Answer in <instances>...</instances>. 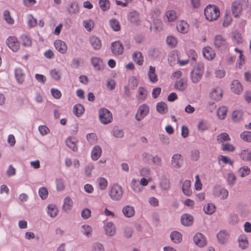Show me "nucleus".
I'll return each mask as SVG.
<instances>
[{
    "label": "nucleus",
    "mask_w": 251,
    "mask_h": 251,
    "mask_svg": "<svg viewBox=\"0 0 251 251\" xmlns=\"http://www.w3.org/2000/svg\"><path fill=\"white\" fill-rule=\"evenodd\" d=\"M237 173L241 177H245L251 173L250 168L246 165L240 167L237 170Z\"/></svg>",
    "instance_id": "46"
},
{
    "label": "nucleus",
    "mask_w": 251,
    "mask_h": 251,
    "mask_svg": "<svg viewBox=\"0 0 251 251\" xmlns=\"http://www.w3.org/2000/svg\"><path fill=\"white\" fill-rule=\"evenodd\" d=\"M182 191L183 194L186 196H190L192 194L191 182L189 180H185L182 183Z\"/></svg>",
    "instance_id": "28"
},
{
    "label": "nucleus",
    "mask_w": 251,
    "mask_h": 251,
    "mask_svg": "<svg viewBox=\"0 0 251 251\" xmlns=\"http://www.w3.org/2000/svg\"><path fill=\"white\" fill-rule=\"evenodd\" d=\"M150 108L149 105L146 103H143L139 106L136 114L135 118L137 122L142 121L147 117L150 113Z\"/></svg>",
    "instance_id": "7"
},
{
    "label": "nucleus",
    "mask_w": 251,
    "mask_h": 251,
    "mask_svg": "<svg viewBox=\"0 0 251 251\" xmlns=\"http://www.w3.org/2000/svg\"><path fill=\"white\" fill-rule=\"evenodd\" d=\"M211 194L213 196L221 200H226L229 196V191L226 188L221 185H215L212 189Z\"/></svg>",
    "instance_id": "4"
},
{
    "label": "nucleus",
    "mask_w": 251,
    "mask_h": 251,
    "mask_svg": "<svg viewBox=\"0 0 251 251\" xmlns=\"http://www.w3.org/2000/svg\"><path fill=\"white\" fill-rule=\"evenodd\" d=\"M95 169L94 165L90 163L87 164L84 169V175L87 177H90L92 176V173L93 170Z\"/></svg>",
    "instance_id": "59"
},
{
    "label": "nucleus",
    "mask_w": 251,
    "mask_h": 251,
    "mask_svg": "<svg viewBox=\"0 0 251 251\" xmlns=\"http://www.w3.org/2000/svg\"><path fill=\"white\" fill-rule=\"evenodd\" d=\"M63 203L62 206V210L65 213H68L71 211L73 207V201L71 198L66 197L63 199Z\"/></svg>",
    "instance_id": "26"
},
{
    "label": "nucleus",
    "mask_w": 251,
    "mask_h": 251,
    "mask_svg": "<svg viewBox=\"0 0 251 251\" xmlns=\"http://www.w3.org/2000/svg\"><path fill=\"white\" fill-rule=\"evenodd\" d=\"M90 61L92 66L95 70L102 71L104 70L105 65L102 59L100 57L93 56L91 57Z\"/></svg>",
    "instance_id": "17"
},
{
    "label": "nucleus",
    "mask_w": 251,
    "mask_h": 251,
    "mask_svg": "<svg viewBox=\"0 0 251 251\" xmlns=\"http://www.w3.org/2000/svg\"><path fill=\"white\" fill-rule=\"evenodd\" d=\"M65 143L66 145L72 150L76 151L77 150L76 145L77 140L75 137H71L68 138L66 140Z\"/></svg>",
    "instance_id": "40"
},
{
    "label": "nucleus",
    "mask_w": 251,
    "mask_h": 251,
    "mask_svg": "<svg viewBox=\"0 0 251 251\" xmlns=\"http://www.w3.org/2000/svg\"><path fill=\"white\" fill-rule=\"evenodd\" d=\"M221 150L224 151L233 152L236 150V147L232 144L226 143L222 145Z\"/></svg>",
    "instance_id": "61"
},
{
    "label": "nucleus",
    "mask_w": 251,
    "mask_h": 251,
    "mask_svg": "<svg viewBox=\"0 0 251 251\" xmlns=\"http://www.w3.org/2000/svg\"><path fill=\"white\" fill-rule=\"evenodd\" d=\"M105 235L109 237H112L116 235L117 228L115 225L111 221L106 222L103 226Z\"/></svg>",
    "instance_id": "10"
},
{
    "label": "nucleus",
    "mask_w": 251,
    "mask_h": 251,
    "mask_svg": "<svg viewBox=\"0 0 251 251\" xmlns=\"http://www.w3.org/2000/svg\"><path fill=\"white\" fill-rule=\"evenodd\" d=\"M50 75L51 78L55 81H59L62 77V73L61 70L54 68L50 70Z\"/></svg>",
    "instance_id": "44"
},
{
    "label": "nucleus",
    "mask_w": 251,
    "mask_h": 251,
    "mask_svg": "<svg viewBox=\"0 0 251 251\" xmlns=\"http://www.w3.org/2000/svg\"><path fill=\"white\" fill-rule=\"evenodd\" d=\"M147 94L146 88L143 86H140L137 89L136 98L139 101H144L146 99Z\"/></svg>",
    "instance_id": "34"
},
{
    "label": "nucleus",
    "mask_w": 251,
    "mask_h": 251,
    "mask_svg": "<svg viewBox=\"0 0 251 251\" xmlns=\"http://www.w3.org/2000/svg\"><path fill=\"white\" fill-rule=\"evenodd\" d=\"M111 135L114 138L121 139L124 138L125 132L123 129L117 126L114 127L111 131Z\"/></svg>",
    "instance_id": "39"
},
{
    "label": "nucleus",
    "mask_w": 251,
    "mask_h": 251,
    "mask_svg": "<svg viewBox=\"0 0 251 251\" xmlns=\"http://www.w3.org/2000/svg\"><path fill=\"white\" fill-rule=\"evenodd\" d=\"M151 29L154 31H160L163 29V24L160 20L156 19L151 26Z\"/></svg>",
    "instance_id": "56"
},
{
    "label": "nucleus",
    "mask_w": 251,
    "mask_h": 251,
    "mask_svg": "<svg viewBox=\"0 0 251 251\" xmlns=\"http://www.w3.org/2000/svg\"><path fill=\"white\" fill-rule=\"evenodd\" d=\"M128 19L131 23L136 25L140 23L139 14L136 11H131L128 14Z\"/></svg>",
    "instance_id": "38"
},
{
    "label": "nucleus",
    "mask_w": 251,
    "mask_h": 251,
    "mask_svg": "<svg viewBox=\"0 0 251 251\" xmlns=\"http://www.w3.org/2000/svg\"><path fill=\"white\" fill-rule=\"evenodd\" d=\"M124 194V190L122 187L117 183L113 184L110 187L108 195L111 200L113 201H120Z\"/></svg>",
    "instance_id": "2"
},
{
    "label": "nucleus",
    "mask_w": 251,
    "mask_h": 251,
    "mask_svg": "<svg viewBox=\"0 0 251 251\" xmlns=\"http://www.w3.org/2000/svg\"><path fill=\"white\" fill-rule=\"evenodd\" d=\"M54 46L55 49L60 53L65 54L68 50V46L63 41L58 39L54 41Z\"/></svg>",
    "instance_id": "22"
},
{
    "label": "nucleus",
    "mask_w": 251,
    "mask_h": 251,
    "mask_svg": "<svg viewBox=\"0 0 251 251\" xmlns=\"http://www.w3.org/2000/svg\"><path fill=\"white\" fill-rule=\"evenodd\" d=\"M15 76L17 82L22 84L25 79V74L23 67H18L15 70Z\"/></svg>",
    "instance_id": "20"
},
{
    "label": "nucleus",
    "mask_w": 251,
    "mask_h": 251,
    "mask_svg": "<svg viewBox=\"0 0 251 251\" xmlns=\"http://www.w3.org/2000/svg\"><path fill=\"white\" fill-rule=\"evenodd\" d=\"M203 211L205 214L211 215L215 213L216 211V206L212 203H207L204 205Z\"/></svg>",
    "instance_id": "42"
},
{
    "label": "nucleus",
    "mask_w": 251,
    "mask_h": 251,
    "mask_svg": "<svg viewBox=\"0 0 251 251\" xmlns=\"http://www.w3.org/2000/svg\"><path fill=\"white\" fill-rule=\"evenodd\" d=\"M38 194L40 198L42 200H46L49 196V191L48 189L44 186L39 188L38 190Z\"/></svg>",
    "instance_id": "63"
},
{
    "label": "nucleus",
    "mask_w": 251,
    "mask_h": 251,
    "mask_svg": "<svg viewBox=\"0 0 251 251\" xmlns=\"http://www.w3.org/2000/svg\"><path fill=\"white\" fill-rule=\"evenodd\" d=\"M111 50L112 53L116 55L123 54L124 50V46L120 41H115L111 44Z\"/></svg>",
    "instance_id": "19"
},
{
    "label": "nucleus",
    "mask_w": 251,
    "mask_h": 251,
    "mask_svg": "<svg viewBox=\"0 0 251 251\" xmlns=\"http://www.w3.org/2000/svg\"><path fill=\"white\" fill-rule=\"evenodd\" d=\"M132 58L133 61L136 64L141 66L144 62V57L142 53L140 51H136L133 53Z\"/></svg>",
    "instance_id": "48"
},
{
    "label": "nucleus",
    "mask_w": 251,
    "mask_h": 251,
    "mask_svg": "<svg viewBox=\"0 0 251 251\" xmlns=\"http://www.w3.org/2000/svg\"><path fill=\"white\" fill-rule=\"evenodd\" d=\"M84 106L79 103L75 105L73 107V112L77 117H80L84 113Z\"/></svg>",
    "instance_id": "52"
},
{
    "label": "nucleus",
    "mask_w": 251,
    "mask_h": 251,
    "mask_svg": "<svg viewBox=\"0 0 251 251\" xmlns=\"http://www.w3.org/2000/svg\"><path fill=\"white\" fill-rule=\"evenodd\" d=\"M227 108L225 106H220L217 111V114L218 118L221 120L225 119L226 116Z\"/></svg>",
    "instance_id": "58"
},
{
    "label": "nucleus",
    "mask_w": 251,
    "mask_h": 251,
    "mask_svg": "<svg viewBox=\"0 0 251 251\" xmlns=\"http://www.w3.org/2000/svg\"><path fill=\"white\" fill-rule=\"evenodd\" d=\"M204 73V65L202 63H197L190 73V79L192 83H198L201 79Z\"/></svg>",
    "instance_id": "1"
},
{
    "label": "nucleus",
    "mask_w": 251,
    "mask_h": 251,
    "mask_svg": "<svg viewBox=\"0 0 251 251\" xmlns=\"http://www.w3.org/2000/svg\"><path fill=\"white\" fill-rule=\"evenodd\" d=\"M238 247L242 250H247L249 247V241L245 233L240 234L237 239Z\"/></svg>",
    "instance_id": "16"
},
{
    "label": "nucleus",
    "mask_w": 251,
    "mask_h": 251,
    "mask_svg": "<svg viewBox=\"0 0 251 251\" xmlns=\"http://www.w3.org/2000/svg\"><path fill=\"white\" fill-rule=\"evenodd\" d=\"M99 119L100 122L103 125H107L113 121L112 113L105 108H101L98 112Z\"/></svg>",
    "instance_id": "6"
},
{
    "label": "nucleus",
    "mask_w": 251,
    "mask_h": 251,
    "mask_svg": "<svg viewBox=\"0 0 251 251\" xmlns=\"http://www.w3.org/2000/svg\"><path fill=\"white\" fill-rule=\"evenodd\" d=\"M83 25L87 31L90 32L94 27V22L93 20L87 19L83 22Z\"/></svg>",
    "instance_id": "62"
},
{
    "label": "nucleus",
    "mask_w": 251,
    "mask_h": 251,
    "mask_svg": "<svg viewBox=\"0 0 251 251\" xmlns=\"http://www.w3.org/2000/svg\"><path fill=\"white\" fill-rule=\"evenodd\" d=\"M86 139L87 142L91 145L96 144L98 141L97 134L94 132L87 133L86 135Z\"/></svg>",
    "instance_id": "53"
},
{
    "label": "nucleus",
    "mask_w": 251,
    "mask_h": 251,
    "mask_svg": "<svg viewBox=\"0 0 251 251\" xmlns=\"http://www.w3.org/2000/svg\"><path fill=\"white\" fill-rule=\"evenodd\" d=\"M232 15L235 18L238 17L241 13L242 8L240 2L236 1L232 2L231 7Z\"/></svg>",
    "instance_id": "27"
},
{
    "label": "nucleus",
    "mask_w": 251,
    "mask_h": 251,
    "mask_svg": "<svg viewBox=\"0 0 251 251\" xmlns=\"http://www.w3.org/2000/svg\"><path fill=\"white\" fill-rule=\"evenodd\" d=\"M234 51L237 57V60L236 62V67L241 68L245 63V56L243 55V50L237 48L234 49Z\"/></svg>",
    "instance_id": "24"
},
{
    "label": "nucleus",
    "mask_w": 251,
    "mask_h": 251,
    "mask_svg": "<svg viewBox=\"0 0 251 251\" xmlns=\"http://www.w3.org/2000/svg\"><path fill=\"white\" fill-rule=\"evenodd\" d=\"M7 47L14 52H17L20 49V43L15 36H9L5 40Z\"/></svg>",
    "instance_id": "8"
},
{
    "label": "nucleus",
    "mask_w": 251,
    "mask_h": 251,
    "mask_svg": "<svg viewBox=\"0 0 251 251\" xmlns=\"http://www.w3.org/2000/svg\"><path fill=\"white\" fill-rule=\"evenodd\" d=\"M123 215L127 218L133 217L135 215V209L134 206L130 205L124 206L122 209Z\"/></svg>",
    "instance_id": "23"
},
{
    "label": "nucleus",
    "mask_w": 251,
    "mask_h": 251,
    "mask_svg": "<svg viewBox=\"0 0 251 251\" xmlns=\"http://www.w3.org/2000/svg\"><path fill=\"white\" fill-rule=\"evenodd\" d=\"M170 237L172 242L176 244L181 243L182 240V235L177 231H172Z\"/></svg>",
    "instance_id": "36"
},
{
    "label": "nucleus",
    "mask_w": 251,
    "mask_h": 251,
    "mask_svg": "<svg viewBox=\"0 0 251 251\" xmlns=\"http://www.w3.org/2000/svg\"><path fill=\"white\" fill-rule=\"evenodd\" d=\"M165 17L167 19V21L169 23L175 22L177 18L176 12L173 9L168 10L166 12Z\"/></svg>",
    "instance_id": "43"
},
{
    "label": "nucleus",
    "mask_w": 251,
    "mask_h": 251,
    "mask_svg": "<svg viewBox=\"0 0 251 251\" xmlns=\"http://www.w3.org/2000/svg\"><path fill=\"white\" fill-rule=\"evenodd\" d=\"M102 154V149L99 146L96 145L94 146L91 152V158L93 161L98 160Z\"/></svg>",
    "instance_id": "31"
},
{
    "label": "nucleus",
    "mask_w": 251,
    "mask_h": 251,
    "mask_svg": "<svg viewBox=\"0 0 251 251\" xmlns=\"http://www.w3.org/2000/svg\"><path fill=\"white\" fill-rule=\"evenodd\" d=\"M80 232L85 237L90 238L92 235L93 228L91 226L85 224L80 227Z\"/></svg>",
    "instance_id": "32"
},
{
    "label": "nucleus",
    "mask_w": 251,
    "mask_h": 251,
    "mask_svg": "<svg viewBox=\"0 0 251 251\" xmlns=\"http://www.w3.org/2000/svg\"><path fill=\"white\" fill-rule=\"evenodd\" d=\"M88 41L92 49L95 50H99L101 47V42L100 39L96 36H90Z\"/></svg>",
    "instance_id": "21"
},
{
    "label": "nucleus",
    "mask_w": 251,
    "mask_h": 251,
    "mask_svg": "<svg viewBox=\"0 0 251 251\" xmlns=\"http://www.w3.org/2000/svg\"><path fill=\"white\" fill-rule=\"evenodd\" d=\"M230 89L232 92L236 94H239L243 90V87L237 80H234L230 85Z\"/></svg>",
    "instance_id": "35"
},
{
    "label": "nucleus",
    "mask_w": 251,
    "mask_h": 251,
    "mask_svg": "<svg viewBox=\"0 0 251 251\" xmlns=\"http://www.w3.org/2000/svg\"><path fill=\"white\" fill-rule=\"evenodd\" d=\"M45 211L47 216L51 219H55L59 214L58 207L54 203L48 204L45 208Z\"/></svg>",
    "instance_id": "11"
},
{
    "label": "nucleus",
    "mask_w": 251,
    "mask_h": 251,
    "mask_svg": "<svg viewBox=\"0 0 251 251\" xmlns=\"http://www.w3.org/2000/svg\"><path fill=\"white\" fill-rule=\"evenodd\" d=\"M166 42L169 47L174 48L177 45L178 41L176 37L173 35H169L166 37Z\"/></svg>",
    "instance_id": "50"
},
{
    "label": "nucleus",
    "mask_w": 251,
    "mask_h": 251,
    "mask_svg": "<svg viewBox=\"0 0 251 251\" xmlns=\"http://www.w3.org/2000/svg\"><path fill=\"white\" fill-rule=\"evenodd\" d=\"M132 190L136 193H139L142 192L143 188L140 186L139 181L136 179H133L131 182Z\"/></svg>",
    "instance_id": "51"
},
{
    "label": "nucleus",
    "mask_w": 251,
    "mask_h": 251,
    "mask_svg": "<svg viewBox=\"0 0 251 251\" xmlns=\"http://www.w3.org/2000/svg\"><path fill=\"white\" fill-rule=\"evenodd\" d=\"M176 29L179 33L185 34L189 30V25L186 21L179 20L176 23Z\"/></svg>",
    "instance_id": "18"
},
{
    "label": "nucleus",
    "mask_w": 251,
    "mask_h": 251,
    "mask_svg": "<svg viewBox=\"0 0 251 251\" xmlns=\"http://www.w3.org/2000/svg\"><path fill=\"white\" fill-rule=\"evenodd\" d=\"M204 15L208 21H215L220 16V10L215 5H209L204 9Z\"/></svg>",
    "instance_id": "5"
},
{
    "label": "nucleus",
    "mask_w": 251,
    "mask_h": 251,
    "mask_svg": "<svg viewBox=\"0 0 251 251\" xmlns=\"http://www.w3.org/2000/svg\"><path fill=\"white\" fill-rule=\"evenodd\" d=\"M241 139L247 143H251V132L245 130L241 133L240 135Z\"/></svg>",
    "instance_id": "64"
},
{
    "label": "nucleus",
    "mask_w": 251,
    "mask_h": 251,
    "mask_svg": "<svg viewBox=\"0 0 251 251\" xmlns=\"http://www.w3.org/2000/svg\"><path fill=\"white\" fill-rule=\"evenodd\" d=\"M197 128L199 131L203 132L207 130L209 128L208 122L204 119L200 120L197 125Z\"/></svg>",
    "instance_id": "54"
},
{
    "label": "nucleus",
    "mask_w": 251,
    "mask_h": 251,
    "mask_svg": "<svg viewBox=\"0 0 251 251\" xmlns=\"http://www.w3.org/2000/svg\"><path fill=\"white\" fill-rule=\"evenodd\" d=\"M209 96L212 100L215 101H220L223 97V90L219 86L213 87L209 93Z\"/></svg>",
    "instance_id": "15"
},
{
    "label": "nucleus",
    "mask_w": 251,
    "mask_h": 251,
    "mask_svg": "<svg viewBox=\"0 0 251 251\" xmlns=\"http://www.w3.org/2000/svg\"><path fill=\"white\" fill-rule=\"evenodd\" d=\"M97 188L100 191H104L108 187L107 180L103 177H100L97 179Z\"/></svg>",
    "instance_id": "37"
},
{
    "label": "nucleus",
    "mask_w": 251,
    "mask_h": 251,
    "mask_svg": "<svg viewBox=\"0 0 251 251\" xmlns=\"http://www.w3.org/2000/svg\"><path fill=\"white\" fill-rule=\"evenodd\" d=\"M217 242L221 245H226L229 240V234L226 230H220L216 234Z\"/></svg>",
    "instance_id": "12"
},
{
    "label": "nucleus",
    "mask_w": 251,
    "mask_h": 251,
    "mask_svg": "<svg viewBox=\"0 0 251 251\" xmlns=\"http://www.w3.org/2000/svg\"><path fill=\"white\" fill-rule=\"evenodd\" d=\"M156 110L160 114H165L168 112V106L164 102H159L156 104Z\"/></svg>",
    "instance_id": "49"
},
{
    "label": "nucleus",
    "mask_w": 251,
    "mask_h": 251,
    "mask_svg": "<svg viewBox=\"0 0 251 251\" xmlns=\"http://www.w3.org/2000/svg\"><path fill=\"white\" fill-rule=\"evenodd\" d=\"M139 82V77L136 75H131L129 77L127 85L124 87V94L127 98L131 95L130 89L134 90L137 88Z\"/></svg>",
    "instance_id": "3"
},
{
    "label": "nucleus",
    "mask_w": 251,
    "mask_h": 251,
    "mask_svg": "<svg viewBox=\"0 0 251 251\" xmlns=\"http://www.w3.org/2000/svg\"><path fill=\"white\" fill-rule=\"evenodd\" d=\"M238 156L242 161L250 162L251 158V150L248 148L243 149L238 153Z\"/></svg>",
    "instance_id": "30"
},
{
    "label": "nucleus",
    "mask_w": 251,
    "mask_h": 251,
    "mask_svg": "<svg viewBox=\"0 0 251 251\" xmlns=\"http://www.w3.org/2000/svg\"><path fill=\"white\" fill-rule=\"evenodd\" d=\"M226 178L227 184L230 186H234L237 180L235 174L231 172L227 173Z\"/></svg>",
    "instance_id": "47"
},
{
    "label": "nucleus",
    "mask_w": 251,
    "mask_h": 251,
    "mask_svg": "<svg viewBox=\"0 0 251 251\" xmlns=\"http://www.w3.org/2000/svg\"><path fill=\"white\" fill-rule=\"evenodd\" d=\"M214 45L216 48L220 50H226L227 43L226 38L221 35H216L214 38Z\"/></svg>",
    "instance_id": "9"
},
{
    "label": "nucleus",
    "mask_w": 251,
    "mask_h": 251,
    "mask_svg": "<svg viewBox=\"0 0 251 251\" xmlns=\"http://www.w3.org/2000/svg\"><path fill=\"white\" fill-rule=\"evenodd\" d=\"M159 187L162 191H167L170 187V183L168 179L162 178L159 183Z\"/></svg>",
    "instance_id": "57"
},
{
    "label": "nucleus",
    "mask_w": 251,
    "mask_h": 251,
    "mask_svg": "<svg viewBox=\"0 0 251 251\" xmlns=\"http://www.w3.org/2000/svg\"><path fill=\"white\" fill-rule=\"evenodd\" d=\"M194 222V218L192 215L188 213L182 215L180 218L181 224L185 226H191Z\"/></svg>",
    "instance_id": "25"
},
{
    "label": "nucleus",
    "mask_w": 251,
    "mask_h": 251,
    "mask_svg": "<svg viewBox=\"0 0 251 251\" xmlns=\"http://www.w3.org/2000/svg\"><path fill=\"white\" fill-rule=\"evenodd\" d=\"M230 138L228 134L226 133H222L218 135L217 137V141L219 143L225 144V142L226 141H229Z\"/></svg>",
    "instance_id": "60"
},
{
    "label": "nucleus",
    "mask_w": 251,
    "mask_h": 251,
    "mask_svg": "<svg viewBox=\"0 0 251 251\" xmlns=\"http://www.w3.org/2000/svg\"><path fill=\"white\" fill-rule=\"evenodd\" d=\"M110 27L114 31H119L121 29V26L119 21L116 19H111L109 21Z\"/></svg>",
    "instance_id": "55"
},
{
    "label": "nucleus",
    "mask_w": 251,
    "mask_h": 251,
    "mask_svg": "<svg viewBox=\"0 0 251 251\" xmlns=\"http://www.w3.org/2000/svg\"><path fill=\"white\" fill-rule=\"evenodd\" d=\"M194 244L199 248H203L207 244V240L205 236L200 232L196 233L193 237Z\"/></svg>",
    "instance_id": "14"
},
{
    "label": "nucleus",
    "mask_w": 251,
    "mask_h": 251,
    "mask_svg": "<svg viewBox=\"0 0 251 251\" xmlns=\"http://www.w3.org/2000/svg\"><path fill=\"white\" fill-rule=\"evenodd\" d=\"M65 164L67 167H70L72 166L75 169H78L80 167V163L78 159L75 158L73 160L70 158H66Z\"/></svg>",
    "instance_id": "41"
},
{
    "label": "nucleus",
    "mask_w": 251,
    "mask_h": 251,
    "mask_svg": "<svg viewBox=\"0 0 251 251\" xmlns=\"http://www.w3.org/2000/svg\"><path fill=\"white\" fill-rule=\"evenodd\" d=\"M202 54L204 57L208 60H213L215 56L214 50L209 46L205 47L203 48Z\"/></svg>",
    "instance_id": "29"
},
{
    "label": "nucleus",
    "mask_w": 251,
    "mask_h": 251,
    "mask_svg": "<svg viewBox=\"0 0 251 251\" xmlns=\"http://www.w3.org/2000/svg\"><path fill=\"white\" fill-rule=\"evenodd\" d=\"M147 75L150 81L152 83H155L157 82L158 78V76L155 72V68L150 66L149 67V70L147 73Z\"/></svg>",
    "instance_id": "33"
},
{
    "label": "nucleus",
    "mask_w": 251,
    "mask_h": 251,
    "mask_svg": "<svg viewBox=\"0 0 251 251\" xmlns=\"http://www.w3.org/2000/svg\"><path fill=\"white\" fill-rule=\"evenodd\" d=\"M187 84L183 78L176 80L174 84L175 88L179 91H183L186 88Z\"/></svg>",
    "instance_id": "45"
},
{
    "label": "nucleus",
    "mask_w": 251,
    "mask_h": 251,
    "mask_svg": "<svg viewBox=\"0 0 251 251\" xmlns=\"http://www.w3.org/2000/svg\"><path fill=\"white\" fill-rule=\"evenodd\" d=\"M183 164V158L182 155L178 153L174 154L171 159V165L175 169L181 168Z\"/></svg>",
    "instance_id": "13"
}]
</instances>
